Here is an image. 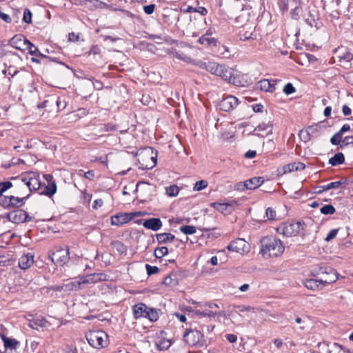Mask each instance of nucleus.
Here are the masks:
<instances>
[{"label": "nucleus", "mask_w": 353, "mask_h": 353, "mask_svg": "<svg viewBox=\"0 0 353 353\" xmlns=\"http://www.w3.org/2000/svg\"><path fill=\"white\" fill-rule=\"evenodd\" d=\"M154 343L159 350H165L168 349L172 344L170 340L165 337V333L164 332H161L156 335Z\"/></svg>", "instance_id": "obj_20"}, {"label": "nucleus", "mask_w": 353, "mask_h": 353, "mask_svg": "<svg viewBox=\"0 0 353 353\" xmlns=\"http://www.w3.org/2000/svg\"><path fill=\"white\" fill-rule=\"evenodd\" d=\"M40 194L46 195L49 197L52 196L57 192V185L55 182H51L47 185L41 183V190H38Z\"/></svg>", "instance_id": "obj_25"}, {"label": "nucleus", "mask_w": 353, "mask_h": 353, "mask_svg": "<svg viewBox=\"0 0 353 353\" xmlns=\"http://www.w3.org/2000/svg\"><path fill=\"white\" fill-rule=\"evenodd\" d=\"M84 177L92 181L94 179V172L93 170H89L84 173L83 174Z\"/></svg>", "instance_id": "obj_64"}, {"label": "nucleus", "mask_w": 353, "mask_h": 353, "mask_svg": "<svg viewBox=\"0 0 353 353\" xmlns=\"http://www.w3.org/2000/svg\"><path fill=\"white\" fill-rule=\"evenodd\" d=\"M28 196L29 194L21 198L14 196H6L1 199V203L5 208H19L23 205L24 201L27 199Z\"/></svg>", "instance_id": "obj_13"}, {"label": "nucleus", "mask_w": 353, "mask_h": 353, "mask_svg": "<svg viewBox=\"0 0 353 353\" xmlns=\"http://www.w3.org/2000/svg\"><path fill=\"white\" fill-rule=\"evenodd\" d=\"M137 157L139 164L143 169H150L156 165V156L154 155V151L150 147L139 150Z\"/></svg>", "instance_id": "obj_4"}, {"label": "nucleus", "mask_w": 353, "mask_h": 353, "mask_svg": "<svg viewBox=\"0 0 353 353\" xmlns=\"http://www.w3.org/2000/svg\"><path fill=\"white\" fill-rule=\"evenodd\" d=\"M316 126H308L305 132L303 130L300 132V136H303L305 141H307L310 139V137L312 136L316 132Z\"/></svg>", "instance_id": "obj_38"}, {"label": "nucleus", "mask_w": 353, "mask_h": 353, "mask_svg": "<svg viewBox=\"0 0 353 353\" xmlns=\"http://www.w3.org/2000/svg\"><path fill=\"white\" fill-rule=\"evenodd\" d=\"M235 204H236V201H232L230 203L214 202L210 203V206L213 207L221 214L228 215L232 214V212L234 210Z\"/></svg>", "instance_id": "obj_18"}, {"label": "nucleus", "mask_w": 353, "mask_h": 353, "mask_svg": "<svg viewBox=\"0 0 353 353\" xmlns=\"http://www.w3.org/2000/svg\"><path fill=\"white\" fill-rule=\"evenodd\" d=\"M51 261L57 265L62 266L69 261V249L57 248L50 256Z\"/></svg>", "instance_id": "obj_10"}, {"label": "nucleus", "mask_w": 353, "mask_h": 353, "mask_svg": "<svg viewBox=\"0 0 353 353\" xmlns=\"http://www.w3.org/2000/svg\"><path fill=\"white\" fill-rule=\"evenodd\" d=\"M264 180L262 177H253L245 181L246 190H254L259 187Z\"/></svg>", "instance_id": "obj_32"}, {"label": "nucleus", "mask_w": 353, "mask_h": 353, "mask_svg": "<svg viewBox=\"0 0 353 353\" xmlns=\"http://www.w3.org/2000/svg\"><path fill=\"white\" fill-rule=\"evenodd\" d=\"M179 230L185 234H193L196 231V227L193 225H183L180 227Z\"/></svg>", "instance_id": "obj_45"}, {"label": "nucleus", "mask_w": 353, "mask_h": 353, "mask_svg": "<svg viewBox=\"0 0 353 353\" xmlns=\"http://www.w3.org/2000/svg\"><path fill=\"white\" fill-rule=\"evenodd\" d=\"M145 269L148 275L157 274L159 270L157 266H152L149 264L145 265Z\"/></svg>", "instance_id": "obj_55"}, {"label": "nucleus", "mask_w": 353, "mask_h": 353, "mask_svg": "<svg viewBox=\"0 0 353 353\" xmlns=\"http://www.w3.org/2000/svg\"><path fill=\"white\" fill-rule=\"evenodd\" d=\"M132 219V216L128 213H119L111 217V224L112 225L121 226L127 223Z\"/></svg>", "instance_id": "obj_21"}, {"label": "nucleus", "mask_w": 353, "mask_h": 353, "mask_svg": "<svg viewBox=\"0 0 353 353\" xmlns=\"http://www.w3.org/2000/svg\"><path fill=\"white\" fill-rule=\"evenodd\" d=\"M339 232V229H333L329 232L327 236L325 239V241H330L334 239Z\"/></svg>", "instance_id": "obj_56"}, {"label": "nucleus", "mask_w": 353, "mask_h": 353, "mask_svg": "<svg viewBox=\"0 0 353 353\" xmlns=\"http://www.w3.org/2000/svg\"><path fill=\"white\" fill-rule=\"evenodd\" d=\"M29 40H28L25 36L21 34H18L9 40L8 44L12 47L23 52L26 50V46Z\"/></svg>", "instance_id": "obj_17"}, {"label": "nucleus", "mask_w": 353, "mask_h": 353, "mask_svg": "<svg viewBox=\"0 0 353 353\" xmlns=\"http://www.w3.org/2000/svg\"><path fill=\"white\" fill-rule=\"evenodd\" d=\"M260 253L264 259L276 258L281 256L285 250L282 241L273 236H267L261 240Z\"/></svg>", "instance_id": "obj_1"}, {"label": "nucleus", "mask_w": 353, "mask_h": 353, "mask_svg": "<svg viewBox=\"0 0 353 353\" xmlns=\"http://www.w3.org/2000/svg\"><path fill=\"white\" fill-rule=\"evenodd\" d=\"M345 161V157L343 153L338 152L334 156L330 159L329 163L333 166H336L343 163Z\"/></svg>", "instance_id": "obj_37"}, {"label": "nucleus", "mask_w": 353, "mask_h": 353, "mask_svg": "<svg viewBox=\"0 0 353 353\" xmlns=\"http://www.w3.org/2000/svg\"><path fill=\"white\" fill-rule=\"evenodd\" d=\"M81 279V283L83 285H88L97 283L100 281H103L107 280V275L103 273H94L86 275L85 276H82Z\"/></svg>", "instance_id": "obj_19"}, {"label": "nucleus", "mask_w": 353, "mask_h": 353, "mask_svg": "<svg viewBox=\"0 0 353 353\" xmlns=\"http://www.w3.org/2000/svg\"><path fill=\"white\" fill-rule=\"evenodd\" d=\"M200 306L203 307V310H197L196 314L200 316L215 317V316H225V313L224 311H218L219 305L213 302H207L204 304H201Z\"/></svg>", "instance_id": "obj_8"}, {"label": "nucleus", "mask_w": 353, "mask_h": 353, "mask_svg": "<svg viewBox=\"0 0 353 353\" xmlns=\"http://www.w3.org/2000/svg\"><path fill=\"white\" fill-rule=\"evenodd\" d=\"M352 59H353V54L350 52H347V53H345L343 57H341L339 61L341 62H342V61L349 62V61H352Z\"/></svg>", "instance_id": "obj_59"}, {"label": "nucleus", "mask_w": 353, "mask_h": 353, "mask_svg": "<svg viewBox=\"0 0 353 353\" xmlns=\"http://www.w3.org/2000/svg\"><path fill=\"white\" fill-rule=\"evenodd\" d=\"M303 230V223L300 221H289L281 225L277 230L285 236L298 235Z\"/></svg>", "instance_id": "obj_7"}, {"label": "nucleus", "mask_w": 353, "mask_h": 353, "mask_svg": "<svg viewBox=\"0 0 353 353\" xmlns=\"http://www.w3.org/2000/svg\"><path fill=\"white\" fill-rule=\"evenodd\" d=\"M177 283L175 279H173L171 275L166 276L163 280V284L168 286H174Z\"/></svg>", "instance_id": "obj_53"}, {"label": "nucleus", "mask_w": 353, "mask_h": 353, "mask_svg": "<svg viewBox=\"0 0 353 353\" xmlns=\"http://www.w3.org/2000/svg\"><path fill=\"white\" fill-rule=\"evenodd\" d=\"M0 18L4 21L6 23H10L11 22V18L7 14H5L2 12L0 11Z\"/></svg>", "instance_id": "obj_63"}, {"label": "nucleus", "mask_w": 353, "mask_h": 353, "mask_svg": "<svg viewBox=\"0 0 353 353\" xmlns=\"http://www.w3.org/2000/svg\"><path fill=\"white\" fill-rule=\"evenodd\" d=\"M8 219L14 223L29 222L32 218L23 210H14L7 215Z\"/></svg>", "instance_id": "obj_15"}, {"label": "nucleus", "mask_w": 353, "mask_h": 353, "mask_svg": "<svg viewBox=\"0 0 353 353\" xmlns=\"http://www.w3.org/2000/svg\"><path fill=\"white\" fill-rule=\"evenodd\" d=\"M88 343L93 347L101 349L108 344V334L102 330L90 331L85 334Z\"/></svg>", "instance_id": "obj_5"}, {"label": "nucleus", "mask_w": 353, "mask_h": 353, "mask_svg": "<svg viewBox=\"0 0 353 353\" xmlns=\"http://www.w3.org/2000/svg\"><path fill=\"white\" fill-rule=\"evenodd\" d=\"M32 15V12L29 9H25L23 12V21L26 23H31Z\"/></svg>", "instance_id": "obj_52"}, {"label": "nucleus", "mask_w": 353, "mask_h": 353, "mask_svg": "<svg viewBox=\"0 0 353 353\" xmlns=\"http://www.w3.org/2000/svg\"><path fill=\"white\" fill-rule=\"evenodd\" d=\"M283 92L290 95L295 92V88L291 83H287L283 88Z\"/></svg>", "instance_id": "obj_54"}, {"label": "nucleus", "mask_w": 353, "mask_h": 353, "mask_svg": "<svg viewBox=\"0 0 353 353\" xmlns=\"http://www.w3.org/2000/svg\"><path fill=\"white\" fill-rule=\"evenodd\" d=\"M64 286L65 291L77 290L83 288L81 279L78 281H67L64 283Z\"/></svg>", "instance_id": "obj_35"}, {"label": "nucleus", "mask_w": 353, "mask_h": 353, "mask_svg": "<svg viewBox=\"0 0 353 353\" xmlns=\"http://www.w3.org/2000/svg\"><path fill=\"white\" fill-rule=\"evenodd\" d=\"M46 321L43 318L30 319L28 321V325L34 330H39V327L46 326Z\"/></svg>", "instance_id": "obj_34"}, {"label": "nucleus", "mask_w": 353, "mask_h": 353, "mask_svg": "<svg viewBox=\"0 0 353 353\" xmlns=\"http://www.w3.org/2000/svg\"><path fill=\"white\" fill-rule=\"evenodd\" d=\"M160 310L150 308L148 307L145 318H148L151 321H157L159 318Z\"/></svg>", "instance_id": "obj_36"}, {"label": "nucleus", "mask_w": 353, "mask_h": 353, "mask_svg": "<svg viewBox=\"0 0 353 353\" xmlns=\"http://www.w3.org/2000/svg\"><path fill=\"white\" fill-rule=\"evenodd\" d=\"M173 55L176 59L182 60L185 62L188 63L191 61V58L189 56L184 54L183 53L175 51L173 52Z\"/></svg>", "instance_id": "obj_49"}, {"label": "nucleus", "mask_w": 353, "mask_h": 353, "mask_svg": "<svg viewBox=\"0 0 353 353\" xmlns=\"http://www.w3.org/2000/svg\"><path fill=\"white\" fill-rule=\"evenodd\" d=\"M272 125L269 123H263L259 124L257 127L255 128L254 132H265V134H268L272 132Z\"/></svg>", "instance_id": "obj_40"}, {"label": "nucleus", "mask_w": 353, "mask_h": 353, "mask_svg": "<svg viewBox=\"0 0 353 353\" xmlns=\"http://www.w3.org/2000/svg\"><path fill=\"white\" fill-rule=\"evenodd\" d=\"M10 259L8 255H5L3 250H0V266H7L10 265Z\"/></svg>", "instance_id": "obj_47"}, {"label": "nucleus", "mask_w": 353, "mask_h": 353, "mask_svg": "<svg viewBox=\"0 0 353 353\" xmlns=\"http://www.w3.org/2000/svg\"><path fill=\"white\" fill-rule=\"evenodd\" d=\"M79 39V34H76L74 32H71L68 35V39L70 41L76 42L78 41Z\"/></svg>", "instance_id": "obj_62"}, {"label": "nucleus", "mask_w": 353, "mask_h": 353, "mask_svg": "<svg viewBox=\"0 0 353 353\" xmlns=\"http://www.w3.org/2000/svg\"><path fill=\"white\" fill-rule=\"evenodd\" d=\"M234 190L243 191L246 190L245 181L244 182H239L234 185Z\"/></svg>", "instance_id": "obj_60"}, {"label": "nucleus", "mask_w": 353, "mask_h": 353, "mask_svg": "<svg viewBox=\"0 0 353 353\" xmlns=\"http://www.w3.org/2000/svg\"><path fill=\"white\" fill-rule=\"evenodd\" d=\"M265 214L268 219L273 220L275 219L276 212L271 208H267Z\"/></svg>", "instance_id": "obj_57"}, {"label": "nucleus", "mask_w": 353, "mask_h": 353, "mask_svg": "<svg viewBox=\"0 0 353 353\" xmlns=\"http://www.w3.org/2000/svg\"><path fill=\"white\" fill-rule=\"evenodd\" d=\"M143 225L147 229L157 231L161 228L163 223L159 218H150L145 219L143 223Z\"/></svg>", "instance_id": "obj_23"}, {"label": "nucleus", "mask_w": 353, "mask_h": 353, "mask_svg": "<svg viewBox=\"0 0 353 353\" xmlns=\"http://www.w3.org/2000/svg\"><path fill=\"white\" fill-rule=\"evenodd\" d=\"M21 181L29 188L30 191L41 190L42 183L37 172H30L26 173L22 177Z\"/></svg>", "instance_id": "obj_9"}, {"label": "nucleus", "mask_w": 353, "mask_h": 353, "mask_svg": "<svg viewBox=\"0 0 353 353\" xmlns=\"http://www.w3.org/2000/svg\"><path fill=\"white\" fill-rule=\"evenodd\" d=\"M335 208L332 205H325L321 208L320 212L323 214H333L335 212Z\"/></svg>", "instance_id": "obj_46"}, {"label": "nucleus", "mask_w": 353, "mask_h": 353, "mask_svg": "<svg viewBox=\"0 0 353 353\" xmlns=\"http://www.w3.org/2000/svg\"><path fill=\"white\" fill-rule=\"evenodd\" d=\"M236 308L238 310L239 312H262L263 310L260 307H254L252 306H245V305H237L236 306Z\"/></svg>", "instance_id": "obj_41"}, {"label": "nucleus", "mask_w": 353, "mask_h": 353, "mask_svg": "<svg viewBox=\"0 0 353 353\" xmlns=\"http://www.w3.org/2000/svg\"><path fill=\"white\" fill-rule=\"evenodd\" d=\"M207 186L208 182L205 180H201L195 183L193 190L194 191H200L205 188Z\"/></svg>", "instance_id": "obj_48"}, {"label": "nucleus", "mask_w": 353, "mask_h": 353, "mask_svg": "<svg viewBox=\"0 0 353 353\" xmlns=\"http://www.w3.org/2000/svg\"><path fill=\"white\" fill-rule=\"evenodd\" d=\"M238 105V99L232 95H228L221 100L218 108L223 111L229 112L234 110Z\"/></svg>", "instance_id": "obj_16"}, {"label": "nucleus", "mask_w": 353, "mask_h": 353, "mask_svg": "<svg viewBox=\"0 0 353 353\" xmlns=\"http://www.w3.org/2000/svg\"><path fill=\"white\" fill-rule=\"evenodd\" d=\"M305 165L301 162H294L287 164L282 168V174H286L293 171L303 170Z\"/></svg>", "instance_id": "obj_27"}, {"label": "nucleus", "mask_w": 353, "mask_h": 353, "mask_svg": "<svg viewBox=\"0 0 353 353\" xmlns=\"http://www.w3.org/2000/svg\"><path fill=\"white\" fill-rule=\"evenodd\" d=\"M12 186V183L10 181H4L0 183V196L3 193Z\"/></svg>", "instance_id": "obj_51"}, {"label": "nucleus", "mask_w": 353, "mask_h": 353, "mask_svg": "<svg viewBox=\"0 0 353 353\" xmlns=\"http://www.w3.org/2000/svg\"><path fill=\"white\" fill-rule=\"evenodd\" d=\"M276 80L262 79L256 84V88L263 91L273 92L275 90Z\"/></svg>", "instance_id": "obj_22"}, {"label": "nucleus", "mask_w": 353, "mask_h": 353, "mask_svg": "<svg viewBox=\"0 0 353 353\" xmlns=\"http://www.w3.org/2000/svg\"><path fill=\"white\" fill-rule=\"evenodd\" d=\"M155 8L154 4H150L143 7L144 12L148 14H151L154 12Z\"/></svg>", "instance_id": "obj_58"}, {"label": "nucleus", "mask_w": 353, "mask_h": 353, "mask_svg": "<svg viewBox=\"0 0 353 353\" xmlns=\"http://www.w3.org/2000/svg\"><path fill=\"white\" fill-rule=\"evenodd\" d=\"M203 68L210 73L221 77L225 81L232 82L234 79L233 70L225 65L208 61L203 63Z\"/></svg>", "instance_id": "obj_2"}, {"label": "nucleus", "mask_w": 353, "mask_h": 353, "mask_svg": "<svg viewBox=\"0 0 353 353\" xmlns=\"http://www.w3.org/2000/svg\"><path fill=\"white\" fill-rule=\"evenodd\" d=\"M278 4L283 13L290 10V17L294 20H299L302 15V0H279Z\"/></svg>", "instance_id": "obj_3"}, {"label": "nucleus", "mask_w": 353, "mask_h": 353, "mask_svg": "<svg viewBox=\"0 0 353 353\" xmlns=\"http://www.w3.org/2000/svg\"><path fill=\"white\" fill-rule=\"evenodd\" d=\"M304 285L312 290H320L324 288L319 278L307 279L304 282Z\"/></svg>", "instance_id": "obj_28"}, {"label": "nucleus", "mask_w": 353, "mask_h": 353, "mask_svg": "<svg viewBox=\"0 0 353 353\" xmlns=\"http://www.w3.org/2000/svg\"><path fill=\"white\" fill-rule=\"evenodd\" d=\"M346 180L341 179L338 181L330 183L327 185H324L319 187V190L317 192L320 193L324 191H327L331 189H340L343 190L345 188L344 185L346 184Z\"/></svg>", "instance_id": "obj_24"}, {"label": "nucleus", "mask_w": 353, "mask_h": 353, "mask_svg": "<svg viewBox=\"0 0 353 353\" xmlns=\"http://www.w3.org/2000/svg\"><path fill=\"white\" fill-rule=\"evenodd\" d=\"M34 263V256L28 253L27 254L23 255L19 259V267L21 269L26 270L29 268Z\"/></svg>", "instance_id": "obj_26"}, {"label": "nucleus", "mask_w": 353, "mask_h": 353, "mask_svg": "<svg viewBox=\"0 0 353 353\" xmlns=\"http://www.w3.org/2000/svg\"><path fill=\"white\" fill-rule=\"evenodd\" d=\"M166 194L170 196H175L179 194V189L176 185H171L165 188Z\"/></svg>", "instance_id": "obj_44"}, {"label": "nucleus", "mask_w": 353, "mask_h": 353, "mask_svg": "<svg viewBox=\"0 0 353 353\" xmlns=\"http://www.w3.org/2000/svg\"><path fill=\"white\" fill-rule=\"evenodd\" d=\"M229 251L243 254L250 251V245L243 239H236L232 241L226 248Z\"/></svg>", "instance_id": "obj_12"}, {"label": "nucleus", "mask_w": 353, "mask_h": 353, "mask_svg": "<svg viewBox=\"0 0 353 353\" xmlns=\"http://www.w3.org/2000/svg\"><path fill=\"white\" fill-rule=\"evenodd\" d=\"M198 42L208 48H213L217 46V40L215 38L202 35L198 40Z\"/></svg>", "instance_id": "obj_33"}, {"label": "nucleus", "mask_w": 353, "mask_h": 353, "mask_svg": "<svg viewBox=\"0 0 353 353\" xmlns=\"http://www.w3.org/2000/svg\"><path fill=\"white\" fill-rule=\"evenodd\" d=\"M183 338L185 343L190 346L201 347L205 345L203 334L196 329L187 330L183 334Z\"/></svg>", "instance_id": "obj_6"}, {"label": "nucleus", "mask_w": 353, "mask_h": 353, "mask_svg": "<svg viewBox=\"0 0 353 353\" xmlns=\"http://www.w3.org/2000/svg\"><path fill=\"white\" fill-rule=\"evenodd\" d=\"M342 143L344 145H347L348 144H353V136H347L345 137Z\"/></svg>", "instance_id": "obj_61"}, {"label": "nucleus", "mask_w": 353, "mask_h": 353, "mask_svg": "<svg viewBox=\"0 0 353 353\" xmlns=\"http://www.w3.org/2000/svg\"><path fill=\"white\" fill-rule=\"evenodd\" d=\"M112 248L117 251L119 254H123L126 252V248L124 245V244L119 241H115L112 242L111 243Z\"/></svg>", "instance_id": "obj_42"}, {"label": "nucleus", "mask_w": 353, "mask_h": 353, "mask_svg": "<svg viewBox=\"0 0 353 353\" xmlns=\"http://www.w3.org/2000/svg\"><path fill=\"white\" fill-rule=\"evenodd\" d=\"M321 273H319V274L323 287L328 284L334 283L338 279L337 272L333 268L326 267L325 268H321Z\"/></svg>", "instance_id": "obj_11"}, {"label": "nucleus", "mask_w": 353, "mask_h": 353, "mask_svg": "<svg viewBox=\"0 0 353 353\" xmlns=\"http://www.w3.org/2000/svg\"><path fill=\"white\" fill-rule=\"evenodd\" d=\"M342 141V134L339 132L335 133L330 139L331 143L334 145H339Z\"/></svg>", "instance_id": "obj_50"}, {"label": "nucleus", "mask_w": 353, "mask_h": 353, "mask_svg": "<svg viewBox=\"0 0 353 353\" xmlns=\"http://www.w3.org/2000/svg\"><path fill=\"white\" fill-rule=\"evenodd\" d=\"M28 50V52L31 55L41 57L42 58L46 59L47 57L43 55L38 50L37 47H36L34 44H32L30 41L26 46V50Z\"/></svg>", "instance_id": "obj_39"}, {"label": "nucleus", "mask_w": 353, "mask_h": 353, "mask_svg": "<svg viewBox=\"0 0 353 353\" xmlns=\"http://www.w3.org/2000/svg\"><path fill=\"white\" fill-rule=\"evenodd\" d=\"M239 36L241 41H246L257 39L259 34L255 31V26L252 25H245L240 30Z\"/></svg>", "instance_id": "obj_14"}, {"label": "nucleus", "mask_w": 353, "mask_h": 353, "mask_svg": "<svg viewBox=\"0 0 353 353\" xmlns=\"http://www.w3.org/2000/svg\"><path fill=\"white\" fill-rule=\"evenodd\" d=\"M168 253V248L165 246H162L159 248H157L154 250V255L156 258H162L163 256H165Z\"/></svg>", "instance_id": "obj_43"}, {"label": "nucleus", "mask_w": 353, "mask_h": 353, "mask_svg": "<svg viewBox=\"0 0 353 353\" xmlns=\"http://www.w3.org/2000/svg\"><path fill=\"white\" fill-rule=\"evenodd\" d=\"M148 306L144 303H139L133 307V314L135 319L145 317Z\"/></svg>", "instance_id": "obj_30"}, {"label": "nucleus", "mask_w": 353, "mask_h": 353, "mask_svg": "<svg viewBox=\"0 0 353 353\" xmlns=\"http://www.w3.org/2000/svg\"><path fill=\"white\" fill-rule=\"evenodd\" d=\"M155 236L159 244H168L173 242L175 239L174 235L171 233H159L156 234Z\"/></svg>", "instance_id": "obj_29"}, {"label": "nucleus", "mask_w": 353, "mask_h": 353, "mask_svg": "<svg viewBox=\"0 0 353 353\" xmlns=\"http://www.w3.org/2000/svg\"><path fill=\"white\" fill-rule=\"evenodd\" d=\"M2 339L4 343V346L6 349L4 353H13L19 345V342L16 339H11L5 336Z\"/></svg>", "instance_id": "obj_31"}]
</instances>
